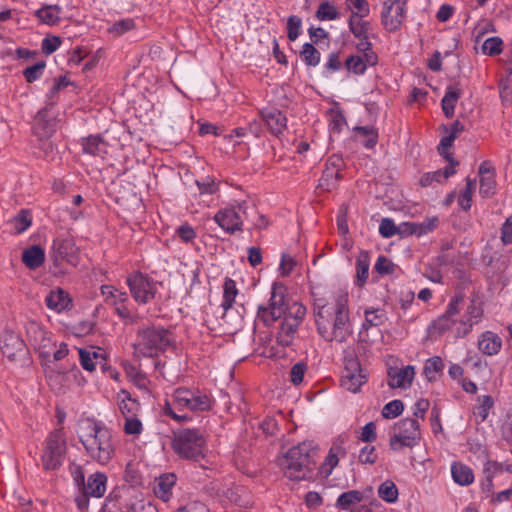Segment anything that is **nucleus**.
<instances>
[{
  "label": "nucleus",
  "instance_id": "1",
  "mask_svg": "<svg viewBox=\"0 0 512 512\" xmlns=\"http://www.w3.org/2000/svg\"><path fill=\"white\" fill-rule=\"evenodd\" d=\"M463 301V296L459 294L451 298L445 313L429 325L428 333L431 337L437 338L449 333L456 338H462L469 334L473 326L481 321L483 308L476 301H471L464 314L460 315Z\"/></svg>",
  "mask_w": 512,
  "mask_h": 512
},
{
  "label": "nucleus",
  "instance_id": "2",
  "mask_svg": "<svg viewBox=\"0 0 512 512\" xmlns=\"http://www.w3.org/2000/svg\"><path fill=\"white\" fill-rule=\"evenodd\" d=\"M77 434L92 460L106 465L113 459L116 445L111 430L104 424L90 418L81 419L78 422Z\"/></svg>",
  "mask_w": 512,
  "mask_h": 512
},
{
  "label": "nucleus",
  "instance_id": "3",
  "mask_svg": "<svg viewBox=\"0 0 512 512\" xmlns=\"http://www.w3.org/2000/svg\"><path fill=\"white\" fill-rule=\"evenodd\" d=\"M317 451L313 442L304 441L289 448L278 458L283 475L291 481L311 480L316 468Z\"/></svg>",
  "mask_w": 512,
  "mask_h": 512
},
{
  "label": "nucleus",
  "instance_id": "4",
  "mask_svg": "<svg viewBox=\"0 0 512 512\" xmlns=\"http://www.w3.org/2000/svg\"><path fill=\"white\" fill-rule=\"evenodd\" d=\"M213 400L199 389L180 387L174 390L171 399L164 405V413L178 422L189 419L188 412H204L211 409Z\"/></svg>",
  "mask_w": 512,
  "mask_h": 512
},
{
  "label": "nucleus",
  "instance_id": "5",
  "mask_svg": "<svg viewBox=\"0 0 512 512\" xmlns=\"http://www.w3.org/2000/svg\"><path fill=\"white\" fill-rule=\"evenodd\" d=\"M173 342V335L168 329L155 325L143 327L137 332L134 354L136 357H157Z\"/></svg>",
  "mask_w": 512,
  "mask_h": 512
},
{
  "label": "nucleus",
  "instance_id": "6",
  "mask_svg": "<svg viewBox=\"0 0 512 512\" xmlns=\"http://www.w3.org/2000/svg\"><path fill=\"white\" fill-rule=\"evenodd\" d=\"M314 318L350 316L349 295L342 289L327 291L324 295L314 294Z\"/></svg>",
  "mask_w": 512,
  "mask_h": 512
},
{
  "label": "nucleus",
  "instance_id": "7",
  "mask_svg": "<svg viewBox=\"0 0 512 512\" xmlns=\"http://www.w3.org/2000/svg\"><path fill=\"white\" fill-rule=\"evenodd\" d=\"M420 440L421 429L418 420L404 418L392 426L389 434V447L395 452H400L405 448H414Z\"/></svg>",
  "mask_w": 512,
  "mask_h": 512
},
{
  "label": "nucleus",
  "instance_id": "8",
  "mask_svg": "<svg viewBox=\"0 0 512 512\" xmlns=\"http://www.w3.org/2000/svg\"><path fill=\"white\" fill-rule=\"evenodd\" d=\"M174 452L182 458L199 461L206 452L203 435L193 429H184L174 434L172 440Z\"/></svg>",
  "mask_w": 512,
  "mask_h": 512
},
{
  "label": "nucleus",
  "instance_id": "9",
  "mask_svg": "<svg viewBox=\"0 0 512 512\" xmlns=\"http://www.w3.org/2000/svg\"><path fill=\"white\" fill-rule=\"evenodd\" d=\"M247 202L233 200L220 208L213 219L227 234L232 235L243 231L244 220L247 218Z\"/></svg>",
  "mask_w": 512,
  "mask_h": 512
},
{
  "label": "nucleus",
  "instance_id": "10",
  "mask_svg": "<svg viewBox=\"0 0 512 512\" xmlns=\"http://www.w3.org/2000/svg\"><path fill=\"white\" fill-rule=\"evenodd\" d=\"M319 335L326 341L345 342L352 334L350 316H331L315 319Z\"/></svg>",
  "mask_w": 512,
  "mask_h": 512
},
{
  "label": "nucleus",
  "instance_id": "11",
  "mask_svg": "<svg viewBox=\"0 0 512 512\" xmlns=\"http://www.w3.org/2000/svg\"><path fill=\"white\" fill-rule=\"evenodd\" d=\"M66 442L62 430H55L47 437L41 455L42 466L46 471L59 468L64 459Z\"/></svg>",
  "mask_w": 512,
  "mask_h": 512
},
{
  "label": "nucleus",
  "instance_id": "12",
  "mask_svg": "<svg viewBox=\"0 0 512 512\" xmlns=\"http://www.w3.org/2000/svg\"><path fill=\"white\" fill-rule=\"evenodd\" d=\"M101 294L107 305L114 307L115 313L125 325H132L138 322V315L130 311L127 306L128 295L126 292L117 289L112 285H102Z\"/></svg>",
  "mask_w": 512,
  "mask_h": 512
},
{
  "label": "nucleus",
  "instance_id": "13",
  "mask_svg": "<svg viewBox=\"0 0 512 512\" xmlns=\"http://www.w3.org/2000/svg\"><path fill=\"white\" fill-rule=\"evenodd\" d=\"M381 24L390 33L398 31L407 14V0H379Z\"/></svg>",
  "mask_w": 512,
  "mask_h": 512
},
{
  "label": "nucleus",
  "instance_id": "14",
  "mask_svg": "<svg viewBox=\"0 0 512 512\" xmlns=\"http://www.w3.org/2000/svg\"><path fill=\"white\" fill-rule=\"evenodd\" d=\"M286 312L284 287L281 284L274 283L271 289V296L267 305L258 307L257 319L265 325H270Z\"/></svg>",
  "mask_w": 512,
  "mask_h": 512
},
{
  "label": "nucleus",
  "instance_id": "15",
  "mask_svg": "<svg viewBox=\"0 0 512 512\" xmlns=\"http://www.w3.org/2000/svg\"><path fill=\"white\" fill-rule=\"evenodd\" d=\"M26 336L29 343L39 352L44 362H50L52 339L49 332L35 320H28L25 324Z\"/></svg>",
  "mask_w": 512,
  "mask_h": 512
},
{
  "label": "nucleus",
  "instance_id": "16",
  "mask_svg": "<svg viewBox=\"0 0 512 512\" xmlns=\"http://www.w3.org/2000/svg\"><path fill=\"white\" fill-rule=\"evenodd\" d=\"M127 285L134 300L139 304H147L154 299L157 283L142 273H134L127 278Z\"/></svg>",
  "mask_w": 512,
  "mask_h": 512
},
{
  "label": "nucleus",
  "instance_id": "17",
  "mask_svg": "<svg viewBox=\"0 0 512 512\" xmlns=\"http://www.w3.org/2000/svg\"><path fill=\"white\" fill-rule=\"evenodd\" d=\"M366 381L367 375L362 370L358 359L355 357L346 358L341 386L347 391L357 393Z\"/></svg>",
  "mask_w": 512,
  "mask_h": 512
},
{
  "label": "nucleus",
  "instance_id": "18",
  "mask_svg": "<svg viewBox=\"0 0 512 512\" xmlns=\"http://www.w3.org/2000/svg\"><path fill=\"white\" fill-rule=\"evenodd\" d=\"M360 45L368 51L363 55H351L345 60V68L355 75H363L368 66H374L378 61L377 55L369 49L371 44L368 41Z\"/></svg>",
  "mask_w": 512,
  "mask_h": 512
},
{
  "label": "nucleus",
  "instance_id": "19",
  "mask_svg": "<svg viewBox=\"0 0 512 512\" xmlns=\"http://www.w3.org/2000/svg\"><path fill=\"white\" fill-rule=\"evenodd\" d=\"M52 257L56 264L67 262L75 265L77 262V247L70 239H56L52 245Z\"/></svg>",
  "mask_w": 512,
  "mask_h": 512
},
{
  "label": "nucleus",
  "instance_id": "20",
  "mask_svg": "<svg viewBox=\"0 0 512 512\" xmlns=\"http://www.w3.org/2000/svg\"><path fill=\"white\" fill-rule=\"evenodd\" d=\"M0 350L8 359L14 360L24 353L25 344L15 332L5 331L0 337Z\"/></svg>",
  "mask_w": 512,
  "mask_h": 512
},
{
  "label": "nucleus",
  "instance_id": "21",
  "mask_svg": "<svg viewBox=\"0 0 512 512\" xmlns=\"http://www.w3.org/2000/svg\"><path fill=\"white\" fill-rule=\"evenodd\" d=\"M346 453L343 442L335 441L331 445L324 461L319 467V474L324 478H328L337 467L340 459H343L346 456Z\"/></svg>",
  "mask_w": 512,
  "mask_h": 512
},
{
  "label": "nucleus",
  "instance_id": "22",
  "mask_svg": "<svg viewBox=\"0 0 512 512\" xmlns=\"http://www.w3.org/2000/svg\"><path fill=\"white\" fill-rule=\"evenodd\" d=\"M261 119L268 131L275 136L282 134L287 128V118L278 109L265 108L260 112Z\"/></svg>",
  "mask_w": 512,
  "mask_h": 512
},
{
  "label": "nucleus",
  "instance_id": "23",
  "mask_svg": "<svg viewBox=\"0 0 512 512\" xmlns=\"http://www.w3.org/2000/svg\"><path fill=\"white\" fill-rule=\"evenodd\" d=\"M342 166L341 158L332 156L328 159L326 168L319 180V187L324 190H331L335 187L336 182L340 177V169Z\"/></svg>",
  "mask_w": 512,
  "mask_h": 512
},
{
  "label": "nucleus",
  "instance_id": "24",
  "mask_svg": "<svg viewBox=\"0 0 512 512\" xmlns=\"http://www.w3.org/2000/svg\"><path fill=\"white\" fill-rule=\"evenodd\" d=\"M438 223V218H427L423 222H402L400 223V236L407 237L411 235L423 236L432 232Z\"/></svg>",
  "mask_w": 512,
  "mask_h": 512
},
{
  "label": "nucleus",
  "instance_id": "25",
  "mask_svg": "<svg viewBox=\"0 0 512 512\" xmlns=\"http://www.w3.org/2000/svg\"><path fill=\"white\" fill-rule=\"evenodd\" d=\"M388 377V384L391 388L407 389L415 377V368L412 365H407L399 369H390Z\"/></svg>",
  "mask_w": 512,
  "mask_h": 512
},
{
  "label": "nucleus",
  "instance_id": "26",
  "mask_svg": "<svg viewBox=\"0 0 512 512\" xmlns=\"http://www.w3.org/2000/svg\"><path fill=\"white\" fill-rule=\"evenodd\" d=\"M480 189L483 197H491L496 190L495 172L488 162L481 163L479 167Z\"/></svg>",
  "mask_w": 512,
  "mask_h": 512
},
{
  "label": "nucleus",
  "instance_id": "27",
  "mask_svg": "<svg viewBox=\"0 0 512 512\" xmlns=\"http://www.w3.org/2000/svg\"><path fill=\"white\" fill-rule=\"evenodd\" d=\"M116 400L118 409L124 418L137 416V413L140 410V404L127 390L121 389L117 393Z\"/></svg>",
  "mask_w": 512,
  "mask_h": 512
},
{
  "label": "nucleus",
  "instance_id": "28",
  "mask_svg": "<svg viewBox=\"0 0 512 512\" xmlns=\"http://www.w3.org/2000/svg\"><path fill=\"white\" fill-rule=\"evenodd\" d=\"M46 305L49 309L61 313L69 308L71 298L69 294L61 288L50 291L45 299Z\"/></svg>",
  "mask_w": 512,
  "mask_h": 512
},
{
  "label": "nucleus",
  "instance_id": "29",
  "mask_svg": "<svg viewBox=\"0 0 512 512\" xmlns=\"http://www.w3.org/2000/svg\"><path fill=\"white\" fill-rule=\"evenodd\" d=\"M107 476L104 473L96 472L88 477L87 485L84 486L85 496L100 498L106 491Z\"/></svg>",
  "mask_w": 512,
  "mask_h": 512
},
{
  "label": "nucleus",
  "instance_id": "30",
  "mask_svg": "<svg viewBox=\"0 0 512 512\" xmlns=\"http://www.w3.org/2000/svg\"><path fill=\"white\" fill-rule=\"evenodd\" d=\"M82 150L84 153L103 157L108 152V144L100 135H90L82 139Z\"/></svg>",
  "mask_w": 512,
  "mask_h": 512
},
{
  "label": "nucleus",
  "instance_id": "31",
  "mask_svg": "<svg viewBox=\"0 0 512 512\" xmlns=\"http://www.w3.org/2000/svg\"><path fill=\"white\" fill-rule=\"evenodd\" d=\"M364 322L359 332V336L363 341H366V332L369 328L378 327L384 324L386 320V314L381 309H366L364 312Z\"/></svg>",
  "mask_w": 512,
  "mask_h": 512
},
{
  "label": "nucleus",
  "instance_id": "32",
  "mask_svg": "<svg viewBox=\"0 0 512 512\" xmlns=\"http://www.w3.org/2000/svg\"><path fill=\"white\" fill-rule=\"evenodd\" d=\"M62 8L59 5H44L35 12L37 19L46 25L53 26L62 19Z\"/></svg>",
  "mask_w": 512,
  "mask_h": 512
},
{
  "label": "nucleus",
  "instance_id": "33",
  "mask_svg": "<svg viewBox=\"0 0 512 512\" xmlns=\"http://www.w3.org/2000/svg\"><path fill=\"white\" fill-rule=\"evenodd\" d=\"M478 347L486 355H495L502 347V340L497 334L487 331L481 335Z\"/></svg>",
  "mask_w": 512,
  "mask_h": 512
},
{
  "label": "nucleus",
  "instance_id": "34",
  "mask_svg": "<svg viewBox=\"0 0 512 512\" xmlns=\"http://www.w3.org/2000/svg\"><path fill=\"white\" fill-rule=\"evenodd\" d=\"M363 493L358 490H349L340 494L335 502V507L339 510L348 511L356 508L363 500Z\"/></svg>",
  "mask_w": 512,
  "mask_h": 512
},
{
  "label": "nucleus",
  "instance_id": "35",
  "mask_svg": "<svg viewBox=\"0 0 512 512\" xmlns=\"http://www.w3.org/2000/svg\"><path fill=\"white\" fill-rule=\"evenodd\" d=\"M32 224V215L29 210H20L13 218H11L7 225L9 231L13 234H21L25 232Z\"/></svg>",
  "mask_w": 512,
  "mask_h": 512
},
{
  "label": "nucleus",
  "instance_id": "36",
  "mask_svg": "<svg viewBox=\"0 0 512 512\" xmlns=\"http://www.w3.org/2000/svg\"><path fill=\"white\" fill-rule=\"evenodd\" d=\"M176 483V477L174 474H164L157 479L154 493L155 495L163 500L164 502L169 501L172 495V489Z\"/></svg>",
  "mask_w": 512,
  "mask_h": 512
},
{
  "label": "nucleus",
  "instance_id": "37",
  "mask_svg": "<svg viewBox=\"0 0 512 512\" xmlns=\"http://www.w3.org/2000/svg\"><path fill=\"white\" fill-rule=\"evenodd\" d=\"M22 261L29 269H37L45 261V252L40 246L33 245L23 251Z\"/></svg>",
  "mask_w": 512,
  "mask_h": 512
},
{
  "label": "nucleus",
  "instance_id": "38",
  "mask_svg": "<svg viewBox=\"0 0 512 512\" xmlns=\"http://www.w3.org/2000/svg\"><path fill=\"white\" fill-rule=\"evenodd\" d=\"M451 475L454 482L461 486H468L474 481L472 469L461 462L452 463Z\"/></svg>",
  "mask_w": 512,
  "mask_h": 512
},
{
  "label": "nucleus",
  "instance_id": "39",
  "mask_svg": "<svg viewBox=\"0 0 512 512\" xmlns=\"http://www.w3.org/2000/svg\"><path fill=\"white\" fill-rule=\"evenodd\" d=\"M127 378L140 390L149 392V379L136 366L131 363H123Z\"/></svg>",
  "mask_w": 512,
  "mask_h": 512
},
{
  "label": "nucleus",
  "instance_id": "40",
  "mask_svg": "<svg viewBox=\"0 0 512 512\" xmlns=\"http://www.w3.org/2000/svg\"><path fill=\"white\" fill-rule=\"evenodd\" d=\"M299 326L294 320L283 321L277 335V344L282 347L290 346L298 331Z\"/></svg>",
  "mask_w": 512,
  "mask_h": 512
},
{
  "label": "nucleus",
  "instance_id": "41",
  "mask_svg": "<svg viewBox=\"0 0 512 512\" xmlns=\"http://www.w3.org/2000/svg\"><path fill=\"white\" fill-rule=\"evenodd\" d=\"M444 362L441 357L434 356L425 361L423 372L428 381H436L444 370Z\"/></svg>",
  "mask_w": 512,
  "mask_h": 512
},
{
  "label": "nucleus",
  "instance_id": "42",
  "mask_svg": "<svg viewBox=\"0 0 512 512\" xmlns=\"http://www.w3.org/2000/svg\"><path fill=\"white\" fill-rule=\"evenodd\" d=\"M370 259L366 251H361L356 260V284L362 286L369 276Z\"/></svg>",
  "mask_w": 512,
  "mask_h": 512
},
{
  "label": "nucleus",
  "instance_id": "43",
  "mask_svg": "<svg viewBox=\"0 0 512 512\" xmlns=\"http://www.w3.org/2000/svg\"><path fill=\"white\" fill-rule=\"evenodd\" d=\"M378 496L386 503L393 504L398 500L399 491L392 480H385L378 487Z\"/></svg>",
  "mask_w": 512,
  "mask_h": 512
},
{
  "label": "nucleus",
  "instance_id": "44",
  "mask_svg": "<svg viewBox=\"0 0 512 512\" xmlns=\"http://www.w3.org/2000/svg\"><path fill=\"white\" fill-rule=\"evenodd\" d=\"M460 95V90L457 88H449L446 91L442 98V110L446 117L451 118L454 115V110Z\"/></svg>",
  "mask_w": 512,
  "mask_h": 512
},
{
  "label": "nucleus",
  "instance_id": "45",
  "mask_svg": "<svg viewBox=\"0 0 512 512\" xmlns=\"http://www.w3.org/2000/svg\"><path fill=\"white\" fill-rule=\"evenodd\" d=\"M345 5L351 12L350 18H365L370 14V4L367 0H345Z\"/></svg>",
  "mask_w": 512,
  "mask_h": 512
},
{
  "label": "nucleus",
  "instance_id": "46",
  "mask_svg": "<svg viewBox=\"0 0 512 512\" xmlns=\"http://www.w3.org/2000/svg\"><path fill=\"white\" fill-rule=\"evenodd\" d=\"M238 295V289L234 280L226 278L223 284V300L221 306L224 310L232 308Z\"/></svg>",
  "mask_w": 512,
  "mask_h": 512
},
{
  "label": "nucleus",
  "instance_id": "47",
  "mask_svg": "<svg viewBox=\"0 0 512 512\" xmlns=\"http://www.w3.org/2000/svg\"><path fill=\"white\" fill-rule=\"evenodd\" d=\"M316 17L320 21H332L340 18L337 8L329 1H323L317 11Z\"/></svg>",
  "mask_w": 512,
  "mask_h": 512
},
{
  "label": "nucleus",
  "instance_id": "48",
  "mask_svg": "<svg viewBox=\"0 0 512 512\" xmlns=\"http://www.w3.org/2000/svg\"><path fill=\"white\" fill-rule=\"evenodd\" d=\"M356 133L363 137V145L371 149L378 142V131L373 126H359L355 128Z\"/></svg>",
  "mask_w": 512,
  "mask_h": 512
},
{
  "label": "nucleus",
  "instance_id": "49",
  "mask_svg": "<svg viewBox=\"0 0 512 512\" xmlns=\"http://www.w3.org/2000/svg\"><path fill=\"white\" fill-rule=\"evenodd\" d=\"M308 370V364L300 360L292 365L289 373V380L294 386H299L304 382L305 374Z\"/></svg>",
  "mask_w": 512,
  "mask_h": 512
},
{
  "label": "nucleus",
  "instance_id": "50",
  "mask_svg": "<svg viewBox=\"0 0 512 512\" xmlns=\"http://www.w3.org/2000/svg\"><path fill=\"white\" fill-rule=\"evenodd\" d=\"M300 56L308 66H317L321 59L320 52L310 43L303 45Z\"/></svg>",
  "mask_w": 512,
  "mask_h": 512
},
{
  "label": "nucleus",
  "instance_id": "51",
  "mask_svg": "<svg viewBox=\"0 0 512 512\" xmlns=\"http://www.w3.org/2000/svg\"><path fill=\"white\" fill-rule=\"evenodd\" d=\"M286 310L283 321L294 320L299 326L306 315V307L299 302H293Z\"/></svg>",
  "mask_w": 512,
  "mask_h": 512
},
{
  "label": "nucleus",
  "instance_id": "52",
  "mask_svg": "<svg viewBox=\"0 0 512 512\" xmlns=\"http://www.w3.org/2000/svg\"><path fill=\"white\" fill-rule=\"evenodd\" d=\"M477 402L478 404L475 407L474 414L479 417L481 421H484L488 417L489 411L494 405V401L491 396L483 395L477 398Z\"/></svg>",
  "mask_w": 512,
  "mask_h": 512
},
{
  "label": "nucleus",
  "instance_id": "53",
  "mask_svg": "<svg viewBox=\"0 0 512 512\" xmlns=\"http://www.w3.org/2000/svg\"><path fill=\"white\" fill-rule=\"evenodd\" d=\"M349 28L357 38L367 39L370 23L363 18H349Z\"/></svg>",
  "mask_w": 512,
  "mask_h": 512
},
{
  "label": "nucleus",
  "instance_id": "54",
  "mask_svg": "<svg viewBox=\"0 0 512 512\" xmlns=\"http://www.w3.org/2000/svg\"><path fill=\"white\" fill-rule=\"evenodd\" d=\"M123 430L126 435L137 438L143 431V424L137 416L125 417Z\"/></svg>",
  "mask_w": 512,
  "mask_h": 512
},
{
  "label": "nucleus",
  "instance_id": "55",
  "mask_svg": "<svg viewBox=\"0 0 512 512\" xmlns=\"http://www.w3.org/2000/svg\"><path fill=\"white\" fill-rule=\"evenodd\" d=\"M45 67L46 63L44 61H38L32 66L25 68L23 70V76L29 83L37 81L42 77Z\"/></svg>",
  "mask_w": 512,
  "mask_h": 512
},
{
  "label": "nucleus",
  "instance_id": "56",
  "mask_svg": "<svg viewBox=\"0 0 512 512\" xmlns=\"http://www.w3.org/2000/svg\"><path fill=\"white\" fill-rule=\"evenodd\" d=\"M475 190V181L467 180V184L465 189L461 192L458 198V204L459 206L464 209L468 210L471 207L472 204V195Z\"/></svg>",
  "mask_w": 512,
  "mask_h": 512
},
{
  "label": "nucleus",
  "instance_id": "57",
  "mask_svg": "<svg viewBox=\"0 0 512 512\" xmlns=\"http://www.w3.org/2000/svg\"><path fill=\"white\" fill-rule=\"evenodd\" d=\"M404 409L401 400H392L384 405L382 409V416L386 419H393L399 416Z\"/></svg>",
  "mask_w": 512,
  "mask_h": 512
},
{
  "label": "nucleus",
  "instance_id": "58",
  "mask_svg": "<svg viewBox=\"0 0 512 512\" xmlns=\"http://www.w3.org/2000/svg\"><path fill=\"white\" fill-rule=\"evenodd\" d=\"M379 233L384 238L400 235V224L397 226L392 219L384 218L379 225Z\"/></svg>",
  "mask_w": 512,
  "mask_h": 512
},
{
  "label": "nucleus",
  "instance_id": "59",
  "mask_svg": "<svg viewBox=\"0 0 512 512\" xmlns=\"http://www.w3.org/2000/svg\"><path fill=\"white\" fill-rule=\"evenodd\" d=\"M135 27L134 21L130 18L122 19L115 22L108 29L109 33L114 36H121Z\"/></svg>",
  "mask_w": 512,
  "mask_h": 512
},
{
  "label": "nucleus",
  "instance_id": "60",
  "mask_svg": "<svg viewBox=\"0 0 512 512\" xmlns=\"http://www.w3.org/2000/svg\"><path fill=\"white\" fill-rule=\"evenodd\" d=\"M503 42L499 37H490L482 45V51L487 55H498L502 52Z\"/></svg>",
  "mask_w": 512,
  "mask_h": 512
},
{
  "label": "nucleus",
  "instance_id": "61",
  "mask_svg": "<svg viewBox=\"0 0 512 512\" xmlns=\"http://www.w3.org/2000/svg\"><path fill=\"white\" fill-rule=\"evenodd\" d=\"M175 233L182 242L187 244L194 242L197 237L195 229L188 223H183L177 227Z\"/></svg>",
  "mask_w": 512,
  "mask_h": 512
},
{
  "label": "nucleus",
  "instance_id": "62",
  "mask_svg": "<svg viewBox=\"0 0 512 512\" xmlns=\"http://www.w3.org/2000/svg\"><path fill=\"white\" fill-rule=\"evenodd\" d=\"M196 185L200 194H214L218 190V183L213 177L206 176L200 180H196Z\"/></svg>",
  "mask_w": 512,
  "mask_h": 512
},
{
  "label": "nucleus",
  "instance_id": "63",
  "mask_svg": "<svg viewBox=\"0 0 512 512\" xmlns=\"http://www.w3.org/2000/svg\"><path fill=\"white\" fill-rule=\"evenodd\" d=\"M302 20L296 15H292L287 21V35L290 41H295L301 33Z\"/></svg>",
  "mask_w": 512,
  "mask_h": 512
},
{
  "label": "nucleus",
  "instance_id": "64",
  "mask_svg": "<svg viewBox=\"0 0 512 512\" xmlns=\"http://www.w3.org/2000/svg\"><path fill=\"white\" fill-rule=\"evenodd\" d=\"M342 67V61L338 53H330L324 64V74L326 76L339 71Z\"/></svg>",
  "mask_w": 512,
  "mask_h": 512
}]
</instances>
